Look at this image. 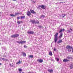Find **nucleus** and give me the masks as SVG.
<instances>
[{"label": "nucleus", "instance_id": "nucleus-35", "mask_svg": "<svg viewBox=\"0 0 73 73\" xmlns=\"http://www.w3.org/2000/svg\"><path fill=\"white\" fill-rule=\"evenodd\" d=\"M2 60H3V61H5V58H2Z\"/></svg>", "mask_w": 73, "mask_h": 73}, {"label": "nucleus", "instance_id": "nucleus-41", "mask_svg": "<svg viewBox=\"0 0 73 73\" xmlns=\"http://www.w3.org/2000/svg\"><path fill=\"white\" fill-rule=\"evenodd\" d=\"M70 30H71L72 31V29H70Z\"/></svg>", "mask_w": 73, "mask_h": 73}, {"label": "nucleus", "instance_id": "nucleus-23", "mask_svg": "<svg viewBox=\"0 0 73 73\" xmlns=\"http://www.w3.org/2000/svg\"><path fill=\"white\" fill-rule=\"evenodd\" d=\"M10 16H12V17H14V16H15V15H14L12 14H10Z\"/></svg>", "mask_w": 73, "mask_h": 73}, {"label": "nucleus", "instance_id": "nucleus-29", "mask_svg": "<svg viewBox=\"0 0 73 73\" xmlns=\"http://www.w3.org/2000/svg\"><path fill=\"white\" fill-rule=\"evenodd\" d=\"M41 17H42L43 18H44V17H45V16L44 15H42L41 16Z\"/></svg>", "mask_w": 73, "mask_h": 73}, {"label": "nucleus", "instance_id": "nucleus-47", "mask_svg": "<svg viewBox=\"0 0 73 73\" xmlns=\"http://www.w3.org/2000/svg\"><path fill=\"white\" fill-rule=\"evenodd\" d=\"M3 57H5V56H4Z\"/></svg>", "mask_w": 73, "mask_h": 73}, {"label": "nucleus", "instance_id": "nucleus-45", "mask_svg": "<svg viewBox=\"0 0 73 73\" xmlns=\"http://www.w3.org/2000/svg\"><path fill=\"white\" fill-rule=\"evenodd\" d=\"M72 50H73V48H72Z\"/></svg>", "mask_w": 73, "mask_h": 73}, {"label": "nucleus", "instance_id": "nucleus-6", "mask_svg": "<svg viewBox=\"0 0 73 73\" xmlns=\"http://www.w3.org/2000/svg\"><path fill=\"white\" fill-rule=\"evenodd\" d=\"M27 33L28 34L32 35V34H33V33H34V32L33 31H28Z\"/></svg>", "mask_w": 73, "mask_h": 73}, {"label": "nucleus", "instance_id": "nucleus-11", "mask_svg": "<svg viewBox=\"0 0 73 73\" xmlns=\"http://www.w3.org/2000/svg\"><path fill=\"white\" fill-rule=\"evenodd\" d=\"M31 15V12L29 11H28L27 13V16H30Z\"/></svg>", "mask_w": 73, "mask_h": 73}, {"label": "nucleus", "instance_id": "nucleus-36", "mask_svg": "<svg viewBox=\"0 0 73 73\" xmlns=\"http://www.w3.org/2000/svg\"><path fill=\"white\" fill-rule=\"evenodd\" d=\"M17 19H18V20H19V19H20V17H17Z\"/></svg>", "mask_w": 73, "mask_h": 73}, {"label": "nucleus", "instance_id": "nucleus-14", "mask_svg": "<svg viewBox=\"0 0 73 73\" xmlns=\"http://www.w3.org/2000/svg\"><path fill=\"white\" fill-rule=\"evenodd\" d=\"M21 54H23V56L24 57H25L27 56V55L24 52H22L21 53Z\"/></svg>", "mask_w": 73, "mask_h": 73}, {"label": "nucleus", "instance_id": "nucleus-8", "mask_svg": "<svg viewBox=\"0 0 73 73\" xmlns=\"http://www.w3.org/2000/svg\"><path fill=\"white\" fill-rule=\"evenodd\" d=\"M67 58H68V59H73V58L72 57V56H71V55H69L67 57Z\"/></svg>", "mask_w": 73, "mask_h": 73}, {"label": "nucleus", "instance_id": "nucleus-40", "mask_svg": "<svg viewBox=\"0 0 73 73\" xmlns=\"http://www.w3.org/2000/svg\"><path fill=\"white\" fill-rule=\"evenodd\" d=\"M13 1H17V0H12Z\"/></svg>", "mask_w": 73, "mask_h": 73}, {"label": "nucleus", "instance_id": "nucleus-1", "mask_svg": "<svg viewBox=\"0 0 73 73\" xmlns=\"http://www.w3.org/2000/svg\"><path fill=\"white\" fill-rule=\"evenodd\" d=\"M58 33H56V34L55 35V37L54 38V42L56 43V42H57V40H58V39H57V36H58Z\"/></svg>", "mask_w": 73, "mask_h": 73}, {"label": "nucleus", "instance_id": "nucleus-28", "mask_svg": "<svg viewBox=\"0 0 73 73\" xmlns=\"http://www.w3.org/2000/svg\"><path fill=\"white\" fill-rule=\"evenodd\" d=\"M19 72H21L22 71V70L21 69H19Z\"/></svg>", "mask_w": 73, "mask_h": 73}, {"label": "nucleus", "instance_id": "nucleus-22", "mask_svg": "<svg viewBox=\"0 0 73 73\" xmlns=\"http://www.w3.org/2000/svg\"><path fill=\"white\" fill-rule=\"evenodd\" d=\"M73 68V65L71 64L70 65V69H72Z\"/></svg>", "mask_w": 73, "mask_h": 73}, {"label": "nucleus", "instance_id": "nucleus-16", "mask_svg": "<svg viewBox=\"0 0 73 73\" xmlns=\"http://www.w3.org/2000/svg\"><path fill=\"white\" fill-rule=\"evenodd\" d=\"M20 64H21V62L20 61V60H19V61H18L16 63V64L19 65Z\"/></svg>", "mask_w": 73, "mask_h": 73}, {"label": "nucleus", "instance_id": "nucleus-5", "mask_svg": "<svg viewBox=\"0 0 73 73\" xmlns=\"http://www.w3.org/2000/svg\"><path fill=\"white\" fill-rule=\"evenodd\" d=\"M37 61L39 62H40V63H41L43 62V60L41 59H38Z\"/></svg>", "mask_w": 73, "mask_h": 73}, {"label": "nucleus", "instance_id": "nucleus-17", "mask_svg": "<svg viewBox=\"0 0 73 73\" xmlns=\"http://www.w3.org/2000/svg\"><path fill=\"white\" fill-rule=\"evenodd\" d=\"M66 16V14H64L63 15V14H62V15L60 16V17H62V18H64V17L65 16Z\"/></svg>", "mask_w": 73, "mask_h": 73}, {"label": "nucleus", "instance_id": "nucleus-30", "mask_svg": "<svg viewBox=\"0 0 73 73\" xmlns=\"http://www.w3.org/2000/svg\"><path fill=\"white\" fill-rule=\"evenodd\" d=\"M56 60L58 61H59V59H58V58H56Z\"/></svg>", "mask_w": 73, "mask_h": 73}, {"label": "nucleus", "instance_id": "nucleus-44", "mask_svg": "<svg viewBox=\"0 0 73 73\" xmlns=\"http://www.w3.org/2000/svg\"><path fill=\"white\" fill-rule=\"evenodd\" d=\"M1 65V63H0V65Z\"/></svg>", "mask_w": 73, "mask_h": 73}, {"label": "nucleus", "instance_id": "nucleus-38", "mask_svg": "<svg viewBox=\"0 0 73 73\" xmlns=\"http://www.w3.org/2000/svg\"><path fill=\"white\" fill-rule=\"evenodd\" d=\"M56 48H54V51H56Z\"/></svg>", "mask_w": 73, "mask_h": 73}, {"label": "nucleus", "instance_id": "nucleus-3", "mask_svg": "<svg viewBox=\"0 0 73 73\" xmlns=\"http://www.w3.org/2000/svg\"><path fill=\"white\" fill-rule=\"evenodd\" d=\"M66 48L67 49L70 50V51H71V50H72V46H67L66 47Z\"/></svg>", "mask_w": 73, "mask_h": 73}, {"label": "nucleus", "instance_id": "nucleus-37", "mask_svg": "<svg viewBox=\"0 0 73 73\" xmlns=\"http://www.w3.org/2000/svg\"><path fill=\"white\" fill-rule=\"evenodd\" d=\"M62 30V31H65V29H61Z\"/></svg>", "mask_w": 73, "mask_h": 73}, {"label": "nucleus", "instance_id": "nucleus-2", "mask_svg": "<svg viewBox=\"0 0 73 73\" xmlns=\"http://www.w3.org/2000/svg\"><path fill=\"white\" fill-rule=\"evenodd\" d=\"M19 34H16L14 35H11V37L12 38H15V37H19Z\"/></svg>", "mask_w": 73, "mask_h": 73}, {"label": "nucleus", "instance_id": "nucleus-42", "mask_svg": "<svg viewBox=\"0 0 73 73\" xmlns=\"http://www.w3.org/2000/svg\"><path fill=\"white\" fill-rule=\"evenodd\" d=\"M60 3H63V2H60Z\"/></svg>", "mask_w": 73, "mask_h": 73}, {"label": "nucleus", "instance_id": "nucleus-26", "mask_svg": "<svg viewBox=\"0 0 73 73\" xmlns=\"http://www.w3.org/2000/svg\"><path fill=\"white\" fill-rule=\"evenodd\" d=\"M19 14H20L19 13H16L15 14V15L16 16V15H19Z\"/></svg>", "mask_w": 73, "mask_h": 73}, {"label": "nucleus", "instance_id": "nucleus-24", "mask_svg": "<svg viewBox=\"0 0 73 73\" xmlns=\"http://www.w3.org/2000/svg\"><path fill=\"white\" fill-rule=\"evenodd\" d=\"M35 24H39V21L37 22V21H36L35 22Z\"/></svg>", "mask_w": 73, "mask_h": 73}, {"label": "nucleus", "instance_id": "nucleus-13", "mask_svg": "<svg viewBox=\"0 0 73 73\" xmlns=\"http://www.w3.org/2000/svg\"><path fill=\"white\" fill-rule=\"evenodd\" d=\"M62 40H60L58 41L57 43L58 44H60V43H61L62 42Z\"/></svg>", "mask_w": 73, "mask_h": 73}, {"label": "nucleus", "instance_id": "nucleus-46", "mask_svg": "<svg viewBox=\"0 0 73 73\" xmlns=\"http://www.w3.org/2000/svg\"><path fill=\"white\" fill-rule=\"evenodd\" d=\"M68 51H69V50H68Z\"/></svg>", "mask_w": 73, "mask_h": 73}, {"label": "nucleus", "instance_id": "nucleus-34", "mask_svg": "<svg viewBox=\"0 0 73 73\" xmlns=\"http://www.w3.org/2000/svg\"><path fill=\"white\" fill-rule=\"evenodd\" d=\"M5 61H8V59H5Z\"/></svg>", "mask_w": 73, "mask_h": 73}, {"label": "nucleus", "instance_id": "nucleus-18", "mask_svg": "<svg viewBox=\"0 0 73 73\" xmlns=\"http://www.w3.org/2000/svg\"><path fill=\"white\" fill-rule=\"evenodd\" d=\"M62 35H63L62 33H61L60 34L59 37H60V38H61V37H62Z\"/></svg>", "mask_w": 73, "mask_h": 73}, {"label": "nucleus", "instance_id": "nucleus-10", "mask_svg": "<svg viewBox=\"0 0 73 73\" xmlns=\"http://www.w3.org/2000/svg\"><path fill=\"white\" fill-rule=\"evenodd\" d=\"M48 72H49V73H53V70L52 69L51 70H48Z\"/></svg>", "mask_w": 73, "mask_h": 73}, {"label": "nucleus", "instance_id": "nucleus-4", "mask_svg": "<svg viewBox=\"0 0 73 73\" xmlns=\"http://www.w3.org/2000/svg\"><path fill=\"white\" fill-rule=\"evenodd\" d=\"M17 43H18V44H23L24 43H25L26 42V41H17Z\"/></svg>", "mask_w": 73, "mask_h": 73}, {"label": "nucleus", "instance_id": "nucleus-12", "mask_svg": "<svg viewBox=\"0 0 73 73\" xmlns=\"http://www.w3.org/2000/svg\"><path fill=\"white\" fill-rule=\"evenodd\" d=\"M69 60H68L66 59H64L63 60V62H68L69 61Z\"/></svg>", "mask_w": 73, "mask_h": 73}, {"label": "nucleus", "instance_id": "nucleus-19", "mask_svg": "<svg viewBox=\"0 0 73 73\" xmlns=\"http://www.w3.org/2000/svg\"><path fill=\"white\" fill-rule=\"evenodd\" d=\"M49 54L50 56H52V52H50Z\"/></svg>", "mask_w": 73, "mask_h": 73}, {"label": "nucleus", "instance_id": "nucleus-20", "mask_svg": "<svg viewBox=\"0 0 73 73\" xmlns=\"http://www.w3.org/2000/svg\"><path fill=\"white\" fill-rule=\"evenodd\" d=\"M21 19H25V16H23L21 17Z\"/></svg>", "mask_w": 73, "mask_h": 73}, {"label": "nucleus", "instance_id": "nucleus-9", "mask_svg": "<svg viewBox=\"0 0 73 73\" xmlns=\"http://www.w3.org/2000/svg\"><path fill=\"white\" fill-rule=\"evenodd\" d=\"M30 22H31V23H32V24H35V20H31L30 21Z\"/></svg>", "mask_w": 73, "mask_h": 73}, {"label": "nucleus", "instance_id": "nucleus-43", "mask_svg": "<svg viewBox=\"0 0 73 73\" xmlns=\"http://www.w3.org/2000/svg\"><path fill=\"white\" fill-rule=\"evenodd\" d=\"M72 53H73V50H72Z\"/></svg>", "mask_w": 73, "mask_h": 73}, {"label": "nucleus", "instance_id": "nucleus-27", "mask_svg": "<svg viewBox=\"0 0 73 73\" xmlns=\"http://www.w3.org/2000/svg\"><path fill=\"white\" fill-rule=\"evenodd\" d=\"M38 28H42V26H38Z\"/></svg>", "mask_w": 73, "mask_h": 73}, {"label": "nucleus", "instance_id": "nucleus-25", "mask_svg": "<svg viewBox=\"0 0 73 73\" xmlns=\"http://www.w3.org/2000/svg\"><path fill=\"white\" fill-rule=\"evenodd\" d=\"M17 23L18 24H19H19H21V22H20L19 21H18L17 22Z\"/></svg>", "mask_w": 73, "mask_h": 73}, {"label": "nucleus", "instance_id": "nucleus-15", "mask_svg": "<svg viewBox=\"0 0 73 73\" xmlns=\"http://www.w3.org/2000/svg\"><path fill=\"white\" fill-rule=\"evenodd\" d=\"M40 7L42 8V9H45V6H44V5H42L40 6Z\"/></svg>", "mask_w": 73, "mask_h": 73}, {"label": "nucleus", "instance_id": "nucleus-32", "mask_svg": "<svg viewBox=\"0 0 73 73\" xmlns=\"http://www.w3.org/2000/svg\"><path fill=\"white\" fill-rule=\"evenodd\" d=\"M24 48H27V46L25 45V46H24Z\"/></svg>", "mask_w": 73, "mask_h": 73}, {"label": "nucleus", "instance_id": "nucleus-49", "mask_svg": "<svg viewBox=\"0 0 73 73\" xmlns=\"http://www.w3.org/2000/svg\"><path fill=\"white\" fill-rule=\"evenodd\" d=\"M45 28H46V27H45Z\"/></svg>", "mask_w": 73, "mask_h": 73}, {"label": "nucleus", "instance_id": "nucleus-21", "mask_svg": "<svg viewBox=\"0 0 73 73\" xmlns=\"http://www.w3.org/2000/svg\"><path fill=\"white\" fill-rule=\"evenodd\" d=\"M33 55H29V58H33Z\"/></svg>", "mask_w": 73, "mask_h": 73}, {"label": "nucleus", "instance_id": "nucleus-39", "mask_svg": "<svg viewBox=\"0 0 73 73\" xmlns=\"http://www.w3.org/2000/svg\"><path fill=\"white\" fill-rule=\"evenodd\" d=\"M68 32H69L70 33V32H71L70 31L68 30Z\"/></svg>", "mask_w": 73, "mask_h": 73}, {"label": "nucleus", "instance_id": "nucleus-7", "mask_svg": "<svg viewBox=\"0 0 73 73\" xmlns=\"http://www.w3.org/2000/svg\"><path fill=\"white\" fill-rule=\"evenodd\" d=\"M30 11L31 13H33V14H36V12H35L32 9H31Z\"/></svg>", "mask_w": 73, "mask_h": 73}, {"label": "nucleus", "instance_id": "nucleus-48", "mask_svg": "<svg viewBox=\"0 0 73 73\" xmlns=\"http://www.w3.org/2000/svg\"><path fill=\"white\" fill-rule=\"evenodd\" d=\"M34 3H35V2H34Z\"/></svg>", "mask_w": 73, "mask_h": 73}, {"label": "nucleus", "instance_id": "nucleus-31", "mask_svg": "<svg viewBox=\"0 0 73 73\" xmlns=\"http://www.w3.org/2000/svg\"><path fill=\"white\" fill-rule=\"evenodd\" d=\"M10 66H11V67H12V66H13V65H12V64L11 63L10 64Z\"/></svg>", "mask_w": 73, "mask_h": 73}, {"label": "nucleus", "instance_id": "nucleus-33", "mask_svg": "<svg viewBox=\"0 0 73 73\" xmlns=\"http://www.w3.org/2000/svg\"><path fill=\"white\" fill-rule=\"evenodd\" d=\"M61 32H62V30L61 29L60 30V31L59 32V33H61Z\"/></svg>", "mask_w": 73, "mask_h": 73}]
</instances>
